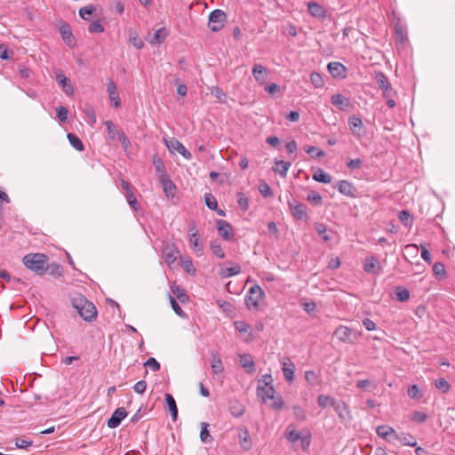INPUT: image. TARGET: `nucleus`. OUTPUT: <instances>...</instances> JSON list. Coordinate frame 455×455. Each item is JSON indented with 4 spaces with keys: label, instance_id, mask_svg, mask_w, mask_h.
I'll return each mask as SVG.
<instances>
[{
    "label": "nucleus",
    "instance_id": "1a4fd4ad",
    "mask_svg": "<svg viewBox=\"0 0 455 455\" xmlns=\"http://www.w3.org/2000/svg\"><path fill=\"white\" fill-rule=\"evenodd\" d=\"M158 179L162 185L164 195L168 198L174 197L176 191V186L174 183L169 179L167 175H159Z\"/></svg>",
    "mask_w": 455,
    "mask_h": 455
},
{
    "label": "nucleus",
    "instance_id": "a878e982",
    "mask_svg": "<svg viewBox=\"0 0 455 455\" xmlns=\"http://www.w3.org/2000/svg\"><path fill=\"white\" fill-rule=\"evenodd\" d=\"M291 167L290 162H284L283 160H276L275 162L274 172L279 173L283 178L286 177L287 172Z\"/></svg>",
    "mask_w": 455,
    "mask_h": 455
},
{
    "label": "nucleus",
    "instance_id": "bb28decb",
    "mask_svg": "<svg viewBox=\"0 0 455 455\" xmlns=\"http://www.w3.org/2000/svg\"><path fill=\"white\" fill-rule=\"evenodd\" d=\"M331 100L334 106L342 110L349 106V100L341 94L332 95Z\"/></svg>",
    "mask_w": 455,
    "mask_h": 455
},
{
    "label": "nucleus",
    "instance_id": "a19ab883",
    "mask_svg": "<svg viewBox=\"0 0 455 455\" xmlns=\"http://www.w3.org/2000/svg\"><path fill=\"white\" fill-rule=\"evenodd\" d=\"M310 81L315 88H322L324 85L322 76L317 72L311 73Z\"/></svg>",
    "mask_w": 455,
    "mask_h": 455
},
{
    "label": "nucleus",
    "instance_id": "412c9836",
    "mask_svg": "<svg viewBox=\"0 0 455 455\" xmlns=\"http://www.w3.org/2000/svg\"><path fill=\"white\" fill-rule=\"evenodd\" d=\"M257 394L258 396L263 400V402H266L267 399L274 398L275 389L273 386L263 387L262 385L258 384Z\"/></svg>",
    "mask_w": 455,
    "mask_h": 455
},
{
    "label": "nucleus",
    "instance_id": "423d86ee",
    "mask_svg": "<svg viewBox=\"0 0 455 455\" xmlns=\"http://www.w3.org/2000/svg\"><path fill=\"white\" fill-rule=\"evenodd\" d=\"M251 73L256 82L260 85L266 83L269 75L267 68L259 63H255L253 65Z\"/></svg>",
    "mask_w": 455,
    "mask_h": 455
},
{
    "label": "nucleus",
    "instance_id": "b1692460",
    "mask_svg": "<svg viewBox=\"0 0 455 455\" xmlns=\"http://www.w3.org/2000/svg\"><path fill=\"white\" fill-rule=\"evenodd\" d=\"M294 368H295L294 363L289 359H288V362L283 363L282 371H283L284 379L288 382H292L294 380Z\"/></svg>",
    "mask_w": 455,
    "mask_h": 455
},
{
    "label": "nucleus",
    "instance_id": "c9c22d12",
    "mask_svg": "<svg viewBox=\"0 0 455 455\" xmlns=\"http://www.w3.org/2000/svg\"><path fill=\"white\" fill-rule=\"evenodd\" d=\"M350 333H351V330L346 326L338 327L334 332L336 337L343 342H345L348 339Z\"/></svg>",
    "mask_w": 455,
    "mask_h": 455
},
{
    "label": "nucleus",
    "instance_id": "20e7f679",
    "mask_svg": "<svg viewBox=\"0 0 455 455\" xmlns=\"http://www.w3.org/2000/svg\"><path fill=\"white\" fill-rule=\"evenodd\" d=\"M227 21V14L220 9L212 11L209 15L208 26L213 32L221 30Z\"/></svg>",
    "mask_w": 455,
    "mask_h": 455
},
{
    "label": "nucleus",
    "instance_id": "79ce46f5",
    "mask_svg": "<svg viewBox=\"0 0 455 455\" xmlns=\"http://www.w3.org/2000/svg\"><path fill=\"white\" fill-rule=\"evenodd\" d=\"M433 272L435 275L439 279L444 278L446 275L444 265L441 262L435 263L433 267Z\"/></svg>",
    "mask_w": 455,
    "mask_h": 455
},
{
    "label": "nucleus",
    "instance_id": "f8f14e48",
    "mask_svg": "<svg viewBox=\"0 0 455 455\" xmlns=\"http://www.w3.org/2000/svg\"><path fill=\"white\" fill-rule=\"evenodd\" d=\"M328 71L334 77H345L347 74V68L340 62H330L327 66Z\"/></svg>",
    "mask_w": 455,
    "mask_h": 455
},
{
    "label": "nucleus",
    "instance_id": "9d476101",
    "mask_svg": "<svg viewBox=\"0 0 455 455\" xmlns=\"http://www.w3.org/2000/svg\"><path fill=\"white\" fill-rule=\"evenodd\" d=\"M127 416L126 410L124 407L117 408L108 420L109 428L117 427L121 421Z\"/></svg>",
    "mask_w": 455,
    "mask_h": 455
},
{
    "label": "nucleus",
    "instance_id": "aec40b11",
    "mask_svg": "<svg viewBox=\"0 0 455 455\" xmlns=\"http://www.w3.org/2000/svg\"><path fill=\"white\" fill-rule=\"evenodd\" d=\"M107 92L108 93V97L110 100L113 102L115 108H118L120 106V97L117 92L116 85L114 82H109L107 87Z\"/></svg>",
    "mask_w": 455,
    "mask_h": 455
},
{
    "label": "nucleus",
    "instance_id": "6e6552de",
    "mask_svg": "<svg viewBox=\"0 0 455 455\" xmlns=\"http://www.w3.org/2000/svg\"><path fill=\"white\" fill-rule=\"evenodd\" d=\"M289 208L292 216L297 220H307L306 206L296 200L289 202Z\"/></svg>",
    "mask_w": 455,
    "mask_h": 455
},
{
    "label": "nucleus",
    "instance_id": "4c0bfd02",
    "mask_svg": "<svg viewBox=\"0 0 455 455\" xmlns=\"http://www.w3.org/2000/svg\"><path fill=\"white\" fill-rule=\"evenodd\" d=\"M395 298L402 302L407 301L410 298V292L406 288L398 286L395 289Z\"/></svg>",
    "mask_w": 455,
    "mask_h": 455
},
{
    "label": "nucleus",
    "instance_id": "69168bd1",
    "mask_svg": "<svg viewBox=\"0 0 455 455\" xmlns=\"http://www.w3.org/2000/svg\"><path fill=\"white\" fill-rule=\"evenodd\" d=\"M315 230L316 232L323 237V239L324 241H329L331 240V237L329 236V235H327V232H326V228L324 227V225L323 224H317L315 226Z\"/></svg>",
    "mask_w": 455,
    "mask_h": 455
},
{
    "label": "nucleus",
    "instance_id": "c85d7f7f",
    "mask_svg": "<svg viewBox=\"0 0 455 455\" xmlns=\"http://www.w3.org/2000/svg\"><path fill=\"white\" fill-rule=\"evenodd\" d=\"M313 179L315 181L323 183V184H329L331 182L332 178L331 175L323 172L322 169L318 168L313 174Z\"/></svg>",
    "mask_w": 455,
    "mask_h": 455
},
{
    "label": "nucleus",
    "instance_id": "37998d69",
    "mask_svg": "<svg viewBox=\"0 0 455 455\" xmlns=\"http://www.w3.org/2000/svg\"><path fill=\"white\" fill-rule=\"evenodd\" d=\"M333 402H335V399L331 398L329 395H320L317 397L318 405L322 408H325L328 405L332 406Z\"/></svg>",
    "mask_w": 455,
    "mask_h": 455
},
{
    "label": "nucleus",
    "instance_id": "473e14b6",
    "mask_svg": "<svg viewBox=\"0 0 455 455\" xmlns=\"http://www.w3.org/2000/svg\"><path fill=\"white\" fill-rule=\"evenodd\" d=\"M166 36V29L164 28H161L155 32L153 37L149 40V43L152 44H160L165 40Z\"/></svg>",
    "mask_w": 455,
    "mask_h": 455
},
{
    "label": "nucleus",
    "instance_id": "de8ad7c7",
    "mask_svg": "<svg viewBox=\"0 0 455 455\" xmlns=\"http://www.w3.org/2000/svg\"><path fill=\"white\" fill-rule=\"evenodd\" d=\"M356 387L361 389H368L369 387L375 389L377 385L369 379H361L356 382Z\"/></svg>",
    "mask_w": 455,
    "mask_h": 455
},
{
    "label": "nucleus",
    "instance_id": "8fccbe9b",
    "mask_svg": "<svg viewBox=\"0 0 455 455\" xmlns=\"http://www.w3.org/2000/svg\"><path fill=\"white\" fill-rule=\"evenodd\" d=\"M408 395L412 399H419L422 397L419 388L417 385H412L408 388Z\"/></svg>",
    "mask_w": 455,
    "mask_h": 455
},
{
    "label": "nucleus",
    "instance_id": "72a5a7b5",
    "mask_svg": "<svg viewBox=\"0 0 455 455\" xmlns=\"http://www.w3.org/2000/svg\"><path fill=\"white\" fill-rule=\"evenodd\" d=\"M332 407L338 413L339 417L342 419H344L346 418V415L348 414L347 405L341 401L335 400V402H333L332 403Z\"/></svg>",
    "mask_w": 455,
    "mask_h": 455
},
{
    "label": "nucleus",
    "instance_id": "39448f33",
    "mask_svg": "<svg viewBox=\"0 0 455 455\" xmlns=\"http://www.w3.org/2000/svg\"><path fill=\"white\" fill-rule=\"evenodd\" d=\"M164 143L171 153L174 154L175 152H178L188 160L192 158L191 153L177 139L171 138L169 140H164Z\"/></svg>",
    "mask_w": 455,
    "mask_h": 455
},
{
    "label": "nucleus",
    "instance_id": "5701e85b",
    "mask_svg": "<svg viewBox=\"0 0 455 455\" xmlns=\"http://www.w3.org/2000/svg\"><path fill=\"white\" fill-rule=\"evenodd\" d=\"M211 368L214 375L221 373L224 371L222 360L218 353L212 354Z\"/></svg>",
    "mask_w": 455,
    "mask_h": 455
},
{
    "label": "nucleus",
    "instance_id": "603ef678",
    "mask_svg": "<svg viewBox=\"0 0 455 455\" xmlns=\"http://www.w3.org/2000/svg\"><path fill=\"white\" fill-rule=\"evenodd\" d=\"M153 164L159 175H167L164 168V164L160 158H155Z\"/></svg>",
    "mask_w": 455,
    "mask_h": 455
},
{
    "label": "nucleus",
    "instance_id": "6e6d98bb",
    "mask_svg": "<svg viewBox=\"0 0 455 455\" xmlns=\"http://www.w3.org/2000/svg\"><path fill=\"white\" fill-rule=\"evenodd\" d=\"M259 190L261 193V195L265 197H268L273 195L271 188L266 182H263L259 185Z\"/></svg>",
    "mask_w": 455,
    "mask_h": 455
},
{
    "label": "nucleus",
    "instance_id": "774afa93",
    "mask_svg": "<svg viewBox=\"0 0 455 455\" xmlns=\"http://www.w3.org/2000/svg\"><path fill=\"white\" fill-rule=\"evenodd\" d=\"M305 379L306 380L311 384V385H315L316 384V379H317V375L315 371H307L305 372Z\"/></svg>",
    "mask_w": 455,
    "mask_h": 455
},
{
    "label": "nucleus",
    "instance_id": "7c9ffc66",
    "mask_svg": "<svg viewBox=\"0 0 455 455\" xmlns=\"http://www.w3.org/2000/svg\"><path fill=\"white\" fill-rule=\"evenodd\" d=\"M376 433L379 436L385 439H387L390 435H393L395 438L396 435L395 429L387 425L379 426L376 429Z\"/></svg>",
    "mask_w": 455,
    "mask_h": 455
},
{
    "label": "nucleus",
    "instance_id": "2f4dec72",
    "mask_svg": "<svg viewBox=\"0 0 455 455\" xmlns=\"http://www.w3.org/2000/svg\"><path fill=\"white\" fill-rule=\"evenodd\" d=\"M395 439L402 443L403 445L415 447L417 445V442L413 435L410 434H402L395 435Z\"/></svg>",
    "mask_w": 455,
    "mask_h": 455
},
{
    "label": "nucleus",
    "instance_id": "bf43d9fd",
    "mask_svg": "<svg viewBox=\"0 0 455 455\" xmlns=\"http://www.w3.org/2000/svg\"><path fill=\"white\" fill-rule=\"evenodd\" d=\"M230 411H231L232 415H234L236 418H239L243 414L244 409H243V405L237 403V404H234L230 407Z\"/></svg>",
    "mask_w": 455,
    "mask_h": 455
},
{
    "label": "nucleus",
    "instance_id": "f257e3e1",
    "mask_svg": "<svg viewBox=\"0 0 455 455\" xmlns=\"http://www.w3.org/2000/svg\"><path fill=\"white\" fill-rule=\"evenodd\" d=\"M48 257L43 253H28L22 259L24 266L38 275L45 274L48 270Z\"/></svg>",
    "mask_w": 455,
    "mask_h": 455
},
{
    "label": "nucleus",
    "instance_id": "09e8293b",
    "mask_svg": "<svg viewBox=\"0 0 455 455\" xmlns=\"http://www.w3.org/2000/svg\"><path fill=\"white\" fill-rule=\"evenodd\" d=\"M125 197H126V200H127V203L129 204V205L134 211H137L140 204H139L135 196L133 195V193L132 192L126 193Z\"/></svg>",
    "mask_w": 455,
    "mask_h": 455
},
{
    "label": "nucleus",
    "instance_id": "393cba45",
    "mask_svg": "<svg viewBox=\"0 0 455 455\" xmlns=\"http://www.w3.org/2000/svg\"><path fill=\"white\" fill-rule=\"evenodd\" d=\"M338 189L339 193L347 196H355V188L347 180H341L338 184Z\"/></svg>",
    "mask_w": 455,
    "mask_h": 455
},
{
    "label": "nucleus",
    "instance_id": "3c124183",
    "mask_svg": "<svg viewBox=\"0 0 455 455\" xmlns=\"http://www.w3.org/2000/svg\"><path fill=\"white\" fill-rule=\"evenodd\" d=\"M411 419L418 423H423L427 419V415L425 412L415 411L411 413Z\"/></svg>",
    "mask_w": 455,
    "mask_h": 455
},
{
    "label": "nucleus",
    "instance_id": "338daca9",
    "mask_svg": "<svg viewBox=\"0 0 455 455\" xmlns=\"http://www.w3.org/2000/svg\"><path fill=\"white\" fill-rule=\"evenodd\" d=\"M235 326L239 332H247L251 329V326L243 321L235 322Z\"/></svg>",
    "mask_w": 455,
    "mask_h": 455
},
{
    "label": "nucleus",
    "instance_id": "c03bdc74",
    "mask_svg": "<svg viewBox=\"0 0 455 455\" xmlns=\"http://www.w3.org/2000/svg\"><path fill=\"white\" fill-rule=\"evenodd\" d=\"M435 386L437 389L442 391L443 393H447L450 390V384L444 378H440L435 380Z\"/></svg>",
    "mask_w": 455,
    "mask_h": 455
},
{
    "label": "nucleus",
    "instance_id": "f704fd0d",
    "mask_svg": "<svg viewBox=\"0 0 455 455\" xmlns=\"http://www.w3.org/2000/svg\"><path fill=\"white\" fill-rule=\"evenodd\" d=\"M172 293L177 297V299L184 303L188 299V297L185 291V290L180 285L173 284L171 287Z\"/></svg>",
    "mask_w": 455,
    "mask_h": 455
},
{
    "label": "nucleus",
    "instance_id": "a18cd8bd",
    "mask_svg": "<svg viewBox=\"0 0 455 455\" xmlns=\"http://www.w3.org/2000/svg\"><path fill=\"white\" fill-rule=\"evenodd\" d=\"M205 204L211 210H217L218 203L215 197L211 193L204 195Z\"/></svg>",
    "mask_w": 455,
    "mask_h": 455
},
{
    "label": "nucleus",
    "instance_id": "2eb2a0df",
    "mask_svg": "<svg viewBox=\"0 0 455 455\" xmlns=\"http://www.w3.org/2000/svg\"><path fill=\"white\" fill-rule=\"evenodd\" d=\"M104 125L106 126L108 139L111 141L119 140L121 135L124 134L123 131L117 129L116 125L112 121H106Z\"/></svg>",
    "mask_w": 455,
    "mask_h": 455
},
{
    "label": "nucleus",
    "instance_id": "a211bd4d",
    "mask_svg": "<svg viewBox=\"0 0 455 455\" xmlns=\"http://www.w3.org/2000/svg\"><path fill=\"white\" fill-rule=\"evenodd\" d=\"M307 9L309 13L315 18L323 19L326 16L323 7L315 2H308Z\"/></svg>",
    "mask_w": 455,
    "mask_h": 455
},
{
    "label": "nucleus",
    "instance_id": "4468645a",
    "mask_svg": "<svg viewBox=\"0 0 455 455\" xmlns=\"http://www.w3.org/2000/svg\"><path fill=\"white\" fill-rule=\"evenodd\" d=\"M348 125L354 136L356 138L362 137L363 133L361 131L363 128V124L360 117L355 116L349 117Z\"/></svg>",
    "mask_w": 455,
    "mask_h": 455
},
{
    "label": "nucleus",
    "instance_id": "0e129e2a",
    "mask_svg": "<svg viewBox=\"0 0 455 455\" xmlns=\"http://www.w3.org/2000/svg\"><path fill=\"white\" fill-rule=\"evenodd\" d=\"M170 303L172 305V309L174 310V312L180 315V316H183L184 315V312L183 310L181 309V307H180V305L178 304V302L176 301V299L172 297V296H170Z\"/></svg>",
    "mask_w": 455,
    "mask_h": 455
},
{
    "label": "nucleus",
    "instance_id": "e433bc0d",
    "mask_svg": "<svg viewBox=\"0 0 455 455\" xmlns=\"http://www.w3.org/2000/svg\"><path fill=\"white\" fill-rule=\"evenodd\" d=\"M68 140L70 145L78 151H83L84 149V144L82 140L74 133L68 134Z\"/></svg>",
    "mask_w": 455,
    "mask_h": 455
},
{
    "label": "nucleus",
    "instance_id": "e2e57ef3",
    "mask_svg": "<svg viewBox=\"0 0 455 455\" xmlns=\"http://www.w3.org/2000/svg\"><path fill=\"white\" fill-rule=\"evenodd\" d=\"M237 203L243 211L248 209V198L243 193L237 194Z\"/></svg>",
    "mask_w": 455,
    "mask_h": 455
},
{
    "label": "nucleus",
    "instance_id": "f3484780",
    "mask_svg": "<svg viewBox=\"0 0 455 455\" xmlns=\"http://www.w3.org/2000/svg\"><path fill=\"white\" fill-rule=\"evenodd\" d=\"M56 80L58 84L62 87L66 94L72 95L74 93V88L70 83V80L63 73L57 74Z\"/></svg>",
    "mask_w": 455,
    "mask_h": 455
},
{
    "label": "nucleus",
    "instance_id": "9b49d317",
    "mask_svg": "<svg viewBox=\"0 0 455 455\" xmlns=\"http://www.w3.org/2000/svg\"><path fill=\"white\" fill-rule=\"evenodd\" d=\"M375 80L379 87L383 90V97L387 98L391 92V85L386 75L382 72H378L375 75Z\"/></svg>",
    "mask_w": 455,
    "mask_h": 455
},
{
    "label": "nucleus",
    "instance_id": "6ab92c4d",
    "mask_svg": "<svg viewBox=\"0 0 455 455\" xmlns=\"http://www.w3.org/2000/svg\"><path fill=\"white\" fill-rule=\"evenodd\" d=\"M239 363L241 366L246 370L248 373L255 371L254 362L251 355L243 354L239 355Z\"/></svg>",
    "mask_w": 455,
    "mask_h": 455
},
{
    "label": "nucleus",
    "instance_id": "13d9d810",
    "mask_svg": "<svg viewBox=\"0 0 455 455\" xmlns=\"http://www.w3.org/2000/svg\"><path fill=\"white\" fill-rule=\"evenodd\" d=\"M273 402L270 403V407L274 410H279L283 406V400L280 395H274V398H271Z\"/></svg>",
    "mask_w": 455,
    "mask_h": 455
},
{
    "label": "nucleus",
    "instance_id": "f03ea898",
    "mask_svg": "<svg viewBox=\"0 0 455 455\" xmlns=\"http://www.w3.org/2000/svg\"><path fill=\"white\" fill-rule=\"evenodd\" d=\"M72 306L76 309L80 316L87 322H92L97 316V309L93 303L81 294L72 298Z\"/></svg>",
    "mask_w": 455,
    "mask_h": 455
},
{
    "label": "nucleus",
    "instance_id": "49530a36",
    "mask_svg": "<svg viewBox=\"0 0 455 455\" xmlns=\"http://www.w3.org/2000/svg\"><path fill=\"white\" fill-rule=\"evenodd\" d=\"M306 152L310 155L313 158H318L323 156L325 154L323 150L316 147L309 146L305 148Z\"/></svg>",
    "mask_w": 455,
    "mask_h": 455
},
{
    "label": "nucleus",
    "instance_id": "052dcab7",
    "mask_svg": "<svg viewBox=\"0 0 455 455\" xmlns=\"http://www.w3.org/2000/svg\"><path fill=\"white\" fill-rule=\"evenodd\" d=\"M93 11H94L93 6H92V5L85 6V7H83L80 9L79 14L84 20H89V17L92 13Z\"/></svg>",
    "mask_w": 455,
    "mask_h": 455
},
{
    "label": "nucleus",
    "instance_id": "dca6fc26",
    "mask_svg": "<svg viewBox=\"0 0 455 455\" xmlns=\"http://www.w3.org/2000/svg\"><path fill=\"white\" fill-rule=\"evenodd\" d=\"M60 33L65 44L68 47H74L76 44L75 37L71 32V29L68 25H63L60 28Z\"/></svg>",
    "mask_w": 455,
    "mask_h": 455
},
{
    "label": "nucleus",
    "instance_id": "ddd939ff",
    "mask_svg": "<svg viewBox=\"0 0 455 455\" xmlns=\"http://www.w3.org/2000/svg\"><path fill=\"white\" fill-rule=\"evenodd\" d=\"M178 253L179 251L174 244H167L163 250V256L169 266L176 261Z\"/></svg>",
    "mask_w": 455,
    "mask_h": 455
},
{
    "label": "nucleus",
    "instance_id": "58836bf2",
    "mask_svg": "<svg viewBox=\"0 0 455 455\" xmlns=\"http://www.w3.org/2000/svg\"><path fill=\"white\" fill-rule=\"evenodd\" d=\"M207 427H208V424L203 422L202 427H201V432H200V439L203 443H210L212 441V437L210 435Z\"/></svg>",
    "mask_w": 455,
    "mask_h": 455
},
{
    "label": "nucleus",
    "instance_id": "4be33fe9",
    "mask_svg": "<svg viewBox=\"0 0 455 455\" xmlns=\"http://www.w3.org/2000/svg\"><path fill=\"white\" fill-rule=\"evenodd\" d=\"M363 269L367 273L376 274L380 270V266L375 257L366 258Z\"/></svg>",
    "mask_w": 455,
    "mask_h": 455
},
{
    "label": "nucleus",
    "instance_id": "5fc2aeb1",
    "mask_svg": "<svg viewBox=\"0 0 455 455\" xmlns=\"http://www.w3.org/2000/svg\"><path fill=\"white\" fill-rule=\"evenodd\" d=\"M68 110L65 107H59L56 108L57 117L61 121L65 122L68 119Z\"/></svg>",
    "mask_w": 455,
    "mask_h": 455
},
{
    "label": "nucleus",
    "instance_id": "7ed1b4c3",
    "mask_svg": "<svg viewBox=\"0 0 455 455\" xmlns=\"http://www.w3.org/2000/svg\"><path fill=\"white\" fill-rule=\"evenodd\" d=\"M265 297V292L259 284L252 285L244 299L249 310H258L260 300Z\"/></svg>",
    "mask_w": 455,
    "mask_h": 455
},
{
    "label": "nucleus",
    "instance_id": "ea45409f",
    "mask_svg": "<svg viewBox=\"0 0 455 455\" xmlns=\"http://www.w3.org/2000/svg\"><path fill=\"white\" fill-rule=\"evenodd\" d=\"M211 250L212 251V253L220 258V259H224L225 258V253L222 250V247L220 245V243L217 241H213L211 243Z\"/></svg>",
    "mask_w": 455,
    "mask_h": 455
},
{
    "label": "nucleus",
    "instance_id": "680f3d73",
    "mask_svg": "<svg viewBox=\"0 0 455 455\" xmlns=\"http://www.w3.org/2000/svg\"><path fill=\"white\" fill-rule=\"evenodd\" d=\"M293 412L297 419L301 421L306 419V412L300 406L295 405L293 407Z\"/></svg>",
    "mask_w": 455,
    "mask_h": 455
},
{
    "label": "nucleus",
    "instance_id": "0eeeda50",
    "mask_svg": "<svg viewBox=\"0 0 455 455\" xmlns=\"http://www.w3.org/2000/svg\"><path fill=\"white\" fill-rule=\"evenodd\" d=\"M217 229L219 235L227 241H229L233 238V228L232 226L226 220H218L216 221Z\"/></svg>",
    "mask_w": 455,
    "mask_h": 455
},
{
    "label": "nucleus",
    "instance_id": "864d4df0",
    "mask_svg": "<svg viewBox=\"0 0 455 455\" xmlns=\"http://www.w3.org/2000/svg\"><path fill=\"white\" fill-rule=\"evenodd\" d=\"M144 365L149 367L153 371L160 370V363L154 357H149Z\"/></svg>",
    "mask_w": 455,
    "mask_h": 455
},
{
    "label": "nucleus",
    "instance_id": "c756f323",
    "mask_svg": "<svg viewBox=\"0 0 455 455\" xmlns=\"http://www.w3.org/2000/svg\"><path fill=\"white\" fill-rule=\"evenodd\" d=\"M241 272V267L239 264H235L233 267L221 268L220 275L222 278H228L238 275Z\"/></svg>",
    "mask_w": 455,
    "mask_h": 455
},
{
    "label": "nucleus",
    "instance_id": "cd10ccee",
    "mask_svg": "<svg viewBox=\"0 0 455 455\" xmlns=\"http://www.w3.org/2000/svg\"><path fill=\"white\" fill-rule=\"evenodd\" d=\"M165 401L168 406L169 411H171L172 420L175 421L178 417V408L175 402V399L171 394H165L164 395Z\"/></svg>",
    "mask_w": 455,
    "mask_h": 455
},
{
    "label": "nucleus",
    "instance_id": "4d7b16f0",
    "mask_svg": "<svg viewBox=\"0 0 455 455\" xmlns=\"http://www.w3.org/2000/svg\"><path fill=\"white\" fill-rule=\"evenodd\" d=\"M103 31L104 28L100 20H95L89 26V32L91 33H101Z\"/></svg>",
    "mask_w": 455,
    "mask_h": 455
}]
</instances>
